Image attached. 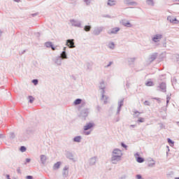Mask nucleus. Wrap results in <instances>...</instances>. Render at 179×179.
Here are the masks:
<instances>
[{"mask_svg":"<svg viewBox=\"0 0 179 179\" xmlns=\"http://www.w3.org/2000/svg\"><path fill=\"white\" fill-rule=\"evenodd\" d=\"M122 156V152L118 149L113 150V155L112 157V162H115V160H120Z\"/></svg>","mask_w":179,"mask_h":179,"instance_id":"nucleus-1","label":"nucleus"},{"mask_svg":"<svg viewBox=\"0 0 179 179\" xmlns=\"http://www.w3.org/2000/svg\"><path fill=\"white\" fill-rule=\"evenodd\" d=\"M66 46L69 47V48H75V43L73 42V39H69L66 41Z\"/></svg>","mask_w":179,"mask_h":179,"instance_id":"nucleus-2","label":"nucleus"},{"mask_svg":"<svg viewBox=\"0 0 179 179\" xmlns=\"http://www.w3.org/2000/svg\"><path fill=\"white\" fill-rule=\"evenodd\" d=\"M168 20H169V22H171V23L177 24L179 22L178 20H177V18H176V17H173V16H169Z\"/></svg>","mask_w":179,"mask_h":179,"instance_id":"nucleus-3","label":"nucleus"},{"mask_svg":"<svg viewBox=\"0 0 179 179\" xmlns=\"http://www.w3.org/2000/svg\"><path fill=\"white\" fill-rule=\"evenodd\" d=\"M94 127V124L93 123H87L85 126H84V131H88V129H91Z\"/></svg>","mask_w":179,"mask_h":179,"instance_id":"nucleus-4","label":"nucleus"},{"mask_svg":"<svg viewBox=\"0 0 179 179\" xmlns=\"http://www.w3.org/2000/svg\"><path fill=\"white\" fill-rule=\"evenodd\" d=\"M152 40L153 41H155V43H157V41H159V40H162V35H156L155 36H154Z\"/></svg>","mask_w":179,"mask_h":179,"instance_id":"nucleus-5","label":"nucleus"},{"mask_svg":"<svg viewBox=\"0 0 179 179\" xmlns=\"http://www.w3.org/2000/svg\"><path fill=\"white\" fill-rule=\"evenodd\" d=\"M120 30V28L118 27H115L113 28L110 32V34H117V33H118V31Z\"/></svg>","mask_w":179,"mask_h":179,"instance_id":"nucleus-6","label":"nucleus"},{"mask_svg":"<svg viewBox=\"0 0 179 179\" xmlns=\"http://www.w3.org/2000/svg\"><path fill=\"white\" fill-rule=\"evenodd\" d=\"M60 166H61V162H57L53 166V170H58V169H59Z\"/></svg>","mask_w":179,"mask_h":179,"instance_id":"nucleus-7","label":"nucleus"},{"mask_svg":"<svg viewBox=\"0 0 179 179\" xmlns=\"http://www.w3.org/2000/svg\"><path fill=\"white\" fill-rule=\"evenodd\" d=\"M123 26H125L126 27H131L132 25L129 22L124 21L122 22Z\"/></svg>","mask_w":179,"mask_h":179,"instance_id":"nucleus-8","label":"nucleus"},{"mask_svg":"<svg viewBox=\"0 0 179 179\" xmlns=\"http://www.w3.org/2000/svg\"><path fill=\"white\" fill-rule=\"evenodd\" d=\"M89 115V110H85L83 112V117L84 118H86V117H87Z\"/></svg>","mask_w":179,"mask_h":179,"instance_id":"nucleus-9","label":"nucleus"},{"mask_svg":"<svg viewBox=\"0 0 179 179\" xmlns=\"http://www.w3.org/2000/svg\"><path fill=\"white\" fill-rule=\"evenodd\" d=\"M108 5L110 6H113V5H115V0H109L108 1Z\"/></svg>","mask_w":179,"mask_h":179,"instance_id":"nucleus-10","label":"nucleus"},{"mask_svg":"<svg viewBox=\"0 0 179 179\" xmlns=\"http://www.w3.org/2000/svg\"><path fill=\"white\" fill-rule=\"evenodd\" d=\"M81 139H82V137L80 136H78L74 138L73 141L74 142H80Z\"/></svg>","mask_w":179,"mask_h":179,"instance_id":"nucleus-11","label":"nucleus"},{"mask_svg":"<svg viewBox=\"0 0 179 179\" xmlns=\"http://www.w3.org/2000/svg\"><path fill=\"white\" fill-rule=\"evenodd\" d=\"M65 50H66V48H64V51L61 55L62 58H66V52H65Z\"/></svg>","mask_w":179,"mask_h":179,"instance_id":"nucleus-12","label":"nucleus"},{"mask_svg":"<svg viewBox=\"0 0 179 179\" xmlns=\"http://www.w3.org/2000/svg\"><path fill=\"white\" fill-rule=\"evenodd\" d=\"M136 160L138 163H143V162H145V159L141 157H137Z\"/></svg>","mask_w":179,"mask_h":179,"instance_id":"nucleus-13","label":"nucleus"},{"mask_svg":"<svg viewBox=\"0 0 179 179\" xmlns=\"http://www.w3.org/2000/svg\"><path fill=\"white\" fill-rule=\"evenodd\" d=\"M80 103H82V99H76L75 101H74V104L75 106H78V104H80Z\"/></svg>","mask_w":179,"mask_h":179,"instance_id":"nucleus-14","label":"nucleus"},{"mask_svg":"<svg viewBox=\"0 0 179 179\" xmlns=\"http://www.w3.org/2000/svg\"><path fill=\"white\" fill-rule=\"evenodd\" d=\"M168 143H169L170 146H171L172 148L173 146H174V142L170 138H168Z\"/></svg>","mask_w":179,"mask_h":179,"instance_id":"nucleus-15","label":"nucleus"},{"mask_svg":"<svg viewBox=\"0 0 179 179\" xmlns=\"http://www.w3.org/2000/svg\"><path fill=\"white\" fill-rule=\"evenodd\" d=\"M160 89H162V90H166V84L165 83H162L159 86Z\"/></svg>","mask_w":179,"mask_h":179,"instance_id":"nucleus-16","label":"nucleus"},{"mask_svg":"<svg viewBox=\"0 0 179 179\" xmlns=\"http://www.w3.org/2000/svg\"><path fill=\"white\" fill-rule=\"evenodd\" d=\"M145 86H148V87L153 86V82L152 81H148L145 83Z\"/></svg>","mask_w":179,"mask_h":179,"instance_id":"nucleus-17","label":"nucleus"},{"mask_svg":"<svg viewBox=\"0 0 179 179\" xmlns=\"http://www.w3.org/2000/svg\"><path fill=\"white\" fill-rule=\"evenodd\" d=\"M90 29H91L90 26L87 25L85 27V31H90Z\"/></svg>","mask_w":179,"mask_h":179,"instance_id":"nucleus-18","label":"nucleus"},{"mask_svg":"<svg viewBox=\"0 0 179 179\" xmlns=\"http://www.w3.org/2000/svg\"><path fill=\"white\" fill-rule=\"evenodd\" d=\"M46 47H52V43L48 42L45 43Z\"/></svg>","mask_w":179,"mask_h":179,"instance_id":"nucleus-19","label":"nucleus"},{"mask_svg":"<svg viewBox=\"0 0 179 179\" xmlns=\"http://www.w3.org/2000/svg\"><path fill=\"white\" fill-rule=\"evenodd\" d=\"M138 122H145V119L143 117H140L138 120Z\"/></svg>","mask_w":179,"mask_h":179,"instance_id":"nucleus-20","label":"nucleus"},{"mask_svg":"<svg viewBox=\"0 0 179 179\" xmlns=\"http://www.w3.org/2000/svg\"><path fill=\"white\" fill-rule=\"evenodd\" d=\"M29 103H33L34 101V98L33 96H29Z\"/></svg>","mask_w":179,"mask_h":179,"instance_id":"nucleus-21","label":"nucleus"},{"mask_svg":"<svg viewBox=\"0 0 179 179\" xmlns=\"http://www.w3.org/2000/svg\"><path fill=\"white\" fill-rule=\"evenodd\" d=\"M41 159L42 160V162H45V155H41Z\"/></svg>","mask_w":179,"mask_h":179,"instance_id":"nucleus-22","label":"nucleus"},{"mask_svg":"<svg viewBox=\"0 0 179 179\" xmlns=\"http://www.w3.org/2000/svg\"><path fill=\"white\" fill-rule=\"evenodd\" d=\"M109 48H111V49L114 48V43H109Z\"/></svg>","mask_w":179,"mask_h":179,"instance_id":"nucleus-23","label":"nucleus"},{"mask_svg":"<svg viewBox=\"0 0 179 179\" xmlns=\"http://www.w3.org/2000/svg\"><path fill=\"white\" fill-rule=\"evenodd\" d=\"M25 150H26V147L22 146V147L20 148V151H21V152H24Z\"/></svg>","mask_w":179,"mask_h":179,"instance_id":"nucleus-24","label":"nucleus"},{"mask_svg":"<svg viewBox=\"0 0 179 179\" xmlns=\"http://www.w3.org/2000/svg\"><path fill=\"white\" fill-rule=\"evenodd\" d=\"M32 83H34V85H37V83H38V80H32Z\"/></svg>","mask_w":179,"mask_h":179,"instance_id":"nucleus-25","label":"nucleus"},{"mask_svg":"<svg viewBox=\"0 0 179 179\" xmlns=\"http://www.w3.org/2000/svg\"><path fill=\"white\" fill-rule=\"evenodd\" d=\"M148 5H152L153 3V0H148Z\"/></svg>","mask_w":179,"mask_h":179,"instance_id":"nucleus-26","label":"nucleus"},{"mask_svg":"<svg viewBox=\"0 0 179 179\" xmlns=\"http://www.w3.org/2000/svg\"><path fill=\"white\" fill-rule=\"evenodd\" d=\"M144 104H145V106H150L149 101H145L144 102Z\"/></svg>","mask_w":179,"mask_h":179,"instance_id":"nucleus-27","label":"nucleus"},{"mask_svg":"<svg viewBox=\"0 0 179 179\" xmlns=\"http://www.w3.org/2000/svg\"><path fill=\"white\" fill-rule=\"evenodd\" d=\"M122 148H124V149H127V145L124 144V143H122Z\"/></svg>","mask_w":179,"mask_h":179,"instance_id":"nucleus-28","label":"nucleus"},{"mask_svg":"<svg viewBox=\"0 0 179 179\" xmlns=\"http://www.w3.org/2000/svg\"><path fill=\"white\" fill-rule=\"evenodd\" d=\"M136 177L138 179H142V176L141 175H137Z\"/></svg>","mask_w":179,"mask_h":179,"instance_id":"nucleus-29","label":"nucleus"},{"mask_svg":"<svg viewBox=\"0 0 179 179\" xmlns=\"http://www.w3.org/2000/svg\"><path fill=\"white\" fill-rule=\"evenodd\" d=\"M27 179H33V176H27Z\"/></svg>","mask_w":179,"mask_h":179,"instance_id":"nucleus-30","label":"nucleus"},{"mask_svg":"<svg viewBox=\"0 0 179 179\" xmlns=\"http://www.w3.org/2000/svg\"><path fill=\"white\" fill-rule=\"evenodd\" d=\"M51 48H52V50H53V51H55V48L52 45V46L50 47Z\"/></svg>","mask_w":179,"mask_h":179,"instance_id":"nucleus-31","label":"nucleus"},{"mask_svg":"<svg viewBox=\"0 0 179 179\" xmlns=\"http://www.w3.org/2000/svg\"><path fill=\"white\" fill-rule=\"evenodd\" d=\"M26 162H27V163H30V159H27Z\"/></svg>","mask_w":179,"mask_h":179,"instance_id":"nucleus-32","label":"nucleus"},{"mask_svg":"<svg viewBox=\"0 0 179 179\" xmlns=\"http://www.w3.org/2000/svg\"><path fill=\"white\" fill-rule=\"evenodd\" d=\"M90 132H85V135H90Z\"/></svg>","mask_w":179,"mask_h":179,"instance_id":"nucleus-33","label":"nucleus"},{"mask_svg":"<svg viewBox=\"0 0 179 179\" xmlns=\"http://www.w3.org/2000/svg\"><path fill=\"white\" fill-rule=\"evenodd\" d=\"M14 1H15V2H19V0H14Z\"/></svg>","mask_w":179,"mask_h":179,"instance_id":"nucleus-34","label":"nucleus"},{"mask_svg":"<svg viewBox=\"0 0 179 179\" xmlns=\"http://www.w3.org/2000/svg\"><path fill=\"white\" fill-rule=\"evenodd\" d=\"M177 124L179 125V122H177Z\"/></svg>","mask_w":179,"mask_h":179,"instance_id":"nucleus-35","label":"nucleus"},{"mask_svg":"<svg viewBox=\"0 0 179 179\" xmlns=\"http://www.w3.org/2000/svg\"><path fill=\"white\" fill-rule=\"evenodd\" d=\"M7 178H9V176L8 175H7Z\"/></svg>","mask_w":179,"mask_h":179,"instance_id":"nucleus-36","label":"nucleus"},{"mask_svg":"<svg viewBox=\"0 0 179 179\" xmlns=\"http://www.w3.org/2000/svg\"><path fill=\"white\" fill-rule=\"evenodd\" d=\"M137 113H138V114H139V112H137ZM135 114H136V112L135 113Z\"/></svg>","mask_w":179,"mask_h":179,"instance_id":"nucleus-37","label":"nucleus"},{"mask_svg":"<svg viewBox=\"0 0 179 179\" xmlns=\"http://www.w3.org/2000/svg\"><path fill=\"white\" fill-rule=\"evenodd\" d=\"M136 156H139V155L136 154Z\"/></svg>","mask_w":179,"mask_h":179,"instance_id":"nucleus-38","label":"nucleus"},{"mask_svg":"<svg viewBox=\"0 0 179 179\" xmlns=\"http://www.w3.org/2000/svg\"><path fill=\"white\" fill-rule=\"evenodd\" d=\"M131 127H135V125H131Z\"/></svg>","mask_w":179,"mask_h":179,"instance_id":"nucleus-39","label":"nucleus"},{"mask_svg":"<svg viewBox=\"0 0 179 179\" xmlns=\"http://www.w3.org/2000/svg\"><path fill=\"white\" fill-rule=\"evenodd\" d=\"M175 179H179L178 178H175Z\"/></svg>","mask_w":179,"mask_h":179,"instance_id":"nucleus-40","label":"nucleus"}]
</instances>
